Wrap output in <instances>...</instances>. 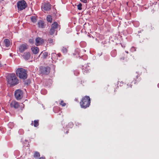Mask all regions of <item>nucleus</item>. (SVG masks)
<instances>
[{
	"label": "nucleus",
	"instance_id": "f257e3e1",
	"mask_svg": "<svg viewBox=\"0 0 159 159\" xmlns=\"http://www.w3.org/2000/svg\"><path fill=\"white\" fill-rule=\"evenodd\" d=\"M8 84L10 86H15L19 83V80L17 78L15 74H10L8 75L7 77Z\"/></svg>",
	"mask_w": 159,
	"mask_h": 159
},
{
	"label": "nucleus",
	"instance_id": "f03ea898",
	"mask_svg": "<svg viewBox=\"0 0 159 159\" xmlns=\"http://www.w3.org/2000/svg\"><path fill=\"white\" fill-rule=\"evenodd\" d=\"M90 97L89 96H85L82 98L80 104L81 108L85 109L90 106Z\"/></svg>",
	"mask_w": 159,
	"mask_h": 159
},
{
	"label": "nucleus",
	"instance_id": "7ed1b4c3",
	"mask_svg": "<svg viewBox=\"0 0 159 159\" xmlns=\"http://www.w3.org/2000/svg\"><path fill=\"white\" fill-rule=\"evenodd\" d=\"M17 75L20 79H26L27 77L26 71L22 68H18L16 71Z\"/></svg>",
	"mask_w": 159,
	"mask_h": 159
},
{
	"label": "nucleus",
	"instance_id": "20e7f679",
	"mask_svg": "<svg viewBox=\"0 0 159 159\" xmlns=\"http://www.w3.org/2000/svg\"><path fill=\"white\" fill-rule=\"evenodd\" d=\"M17 6L18 10L21 11L25 9L26 7L27 4L24 0H21L17 2Z\"/></svg>",
	"mask_w": 159,
	"mask_h": 159
},
{
	"label": "nucleus",
	"instance_id": "39448f33",
	"mask_svg": "<svg viewBox=\"0 0 159 159\" xmlns=\"http://www.w3.org/2000/svg\"><path fill=\"white\" fill-rule=\"evenodd\" d=\"M40 70L41 73L45 75H48L50 71V68L48 66L45 67L42 66L40 68Z\"/></svg>",
	"mask_w": 159,
	"mask_h": 159
},
{
	"label": "nucleus",
	"instance_id": "423d86ee",
	"mask_svg": "<svg viewBox=\"0 0 159 159\" xmlns=\"http://www.w3.org/2000/svg\"><path fill=\"white\" fill-rule=\"evenodd\" d=\"M58 25L57 23L56 22H54L51 25V28L49 31V33L50 35H53L56 31V29L58 27Z\"/></svg>",
	"mask_w": 159,
	"mask_h": 159
},
{
	"label": "nucleus",
	"instance_id": "0eeeda50",
	"mask_svg": "<svg viewBox=\"0 0 159 159\" xmlns=\"http://www.w3.org/2000/svg\"><path fill=\"white\" fill-rule=\"evenodd\" d=\"M23 92L20 89H17L15 92V96L16 99L17 100L21 99L23 96Z\"/></svg>",
	"mask_w": 159,
	"mask_h": 159
},
{
	"label": "nucleus",
	"instance_id": "6e6552de",
	"mask_svg": "<svg viewBox=\"0 0 159 159\" xmlns=\"http://www.w3.org/2000/svg\"><path fill=\"white\" fill-rule=\"evenodd\" d=\"M28 48L29 46L26 43L21 44L19 47V51L20 53H23Z\"/></svg>",
	"mask_w": 159,
	"mask_h": 159
},
{
	"label": "nucleus",
	"instance_id": "1a4fd4ad",
	"mask_svg": "<svg viewBox=\"0 0 159 159\" xmlns=\"http://www.w3.org/2000/svg\"><path fill=\"white\" fill-rule=\"evenodd\" d=\"M44 42V40L42 38L38 37L35 39V44L37 46H39L42 45Z\"/></svg>",
	"mask_w": 159,
	"mask_h": 159
},
{
	"label": "nucleus",
	"instance_id": "9d476101",
	"mask_svg": "<svg viewBox=\"0 0 159 159\" xmlns=\"http://www.w3.org/2000/svg\"><path fill=\"white\" fill-rule=\"evenodd\" d=\"M42 8L45 12L48 11L51 9V5L48 3H45L43 5Z\"/></svg>",
	"mask_w": 159,
	"mask_h": 159
},
{
	"label": "nucleus",
	"instance_id": "9b49d317",
	"mask_svg": "<svg viewBox=\"0 0 159 159\" xmlns=\"http://www.w3.org/2000/svg\"><path fill=\"white\" fill-rule=\"evenodd\" d=\"M10 105L11 107H13L15 109L19 108L20 106L19 103L16 101H12L10 103Z\"/></svg>",
	"mask_w": 159,
	"mask_h": 159
},
{
	"label": "nucleus",
	"instance_id": "f8f14e48",
	"mask_svg": "<svg viewBox=\"0 0 159 159\" xmlns=\"http://www.w3.org/2000/svg\"><path fill=\"white\" fill-rule=\"evenodd\" d=\"M119 84L120 86H123L124 84V86H125V89H127L129 88H131L132 86V85L131 84L129 83L126 84L124 83L122 81L119 82Z\"/></svg>",
	"mask_w": 159,
	"mask_h": 159
},
{
	"label": "nucleus",
	"instance_id": "ddd939ff",
	"mask_svg": "<svg viewBox=\"0 0 159 159\" xmlns=\"http://www.w3.org/2000/svg\"><path fill=\"white\" fill-rule=\"evenodd\" d=\"M22 56L24 59L28 60L30 57V53L29 52H25Z\"/></svg>",
	"mask_w": 159,
	"mask_h": 159
},
{
	"label": "nucleus",
	"instance_id": "4468645a",
	"mask_svg": "<svg viewBox=\"0 0 159 159\" xmlns=\"http://www.w3.org/2000/svg\"><path fill=\"white\" fill-rule=\"evenodd\" d=\"M31 50L33 54H37L39 51V49L37 47H33L31 48Z\"/></svg>",
	"mask_w": 159,
	"mask_h": 159
},
{
	"label": "nucleus",
	"instance_id": "2eb2a0df",
	"mask_svg": "<svg viewBox=\"0 0 159 159\" xmlns=\"http://www.w3.org/2000/svg\"><path fill=\"white\" fill-rule=\"evenodd\" d=\"M38 26L39 28H44L45 25L44 23L42 20H39L38 23Z\"/></svg>",
	"mask_w": 159,
	"mask_h": 159
},
{
	"label": "nucleus",
	"instance_id": "dca6fc26",
	"mask_svg": "<svg viewBox=\"0 0 159 159\" xmlns=\"http://www.w3.org/2000/svg\"><path fill=\"white\" fill-rule=\"evenodd\" d=\"M4 42L6 47H8L10 45V42L8 39H5L4 40Z\"/></svg>",
	"mask_w": 159,
	"mask_h": 159
},
{
	"label": "nucleus",
	"instance_id": "f3484780",
	"mask_svg": "<svg viewBox=\"0 0 159 159\" xmlns=\"http://www.w3.org/2000/svg\"><path fill=\"white\" fill-rule=\"evenodd\" d=\"M33 156L35 158H37L39 157L40 155L39 152L36 151L34 152Z\"/></svg>",
	"mask_w": 159,
	"mask_h": 159
},
{
	"label": "nucleus",
	"instance_id": "a211bd4d",
	"mask_svg": "<svg viewBox=\"0 0 159 159\" xmlns=\"http://www.w3.org/2000/svg\"><path fill=\"white\" fill-rule=\"evenodd\" d=\"M139 76L137 75L136 76V78L135 79V80L134 82V84H137L141 80L140 77H139Z\"/></svg>",
	"mask_w": 159,
	"mask_h": 159
},
{
	"label": "nucleus",
	"instance_id": "6ab92c4d",
	"mask_svg": "<svg viewBox=\"0 0 159 159\" xmlns=\"http://www.w3.org/2000/svg\"><path fill=\"white\" fill-rule=\"evenodd\" d=\"M46 19L47 21L50 23H51L52 21V16L50 15H48L47 16Z\"/></svg>",
	"mask_w": 159,
	"mask_h": 159
},
{
	"label": "nucleus",
	"instance_id": "aec40b11",
	"mask_svg": "<svg viewBox=\"0 0 159 159\" xmlns=\"http://www.w3.org/2000/svg\"><path fill=\"white\" fill-rule=\"evenodd\" d=\"M41 53L42 54L43 58L44 59H46L48 56V53L47 52H42Z\"/></svg>",
	"mask_w": 159,
	"mask_h": 159
},
{
	"label": "nucleus",
	"instance_id": "412c9836",
	"mask_svg": "<svg viewBox=\"0 0 159 159\" xmlns=\"http://www.w3.org/2000/svg\"><path fill=\"white\" fill-rule=\"evenodd\" d=\"M31 20L32 22L35 23L37 20V18L35 16H33L31 17Z\"/></svg>",
	"mask_w": 159,
	"mask_h": 159
},
{
	"label": "nucleus",
	"instance_id": "4be33fe9",
	"mask_svg": "<svg viewBox=\"0 0 159 159\" xmlns=\"http://www.w3.org/2000/svg\"><path fill=\"white\" fill-rule=\"evenodd\" d=\"M39 120H35L34 121V125L35 127H37L39 125Z\"/></svg>",
	"mask_w": 159,
	"mask_h": 159
},
{
	"label": "nucleus",
	"instance_id": "5701e85b",
	"mask_svg": "<svg viewBox=\"0 0 159 159\" xmlns=\"http://www.w3.org/2000/svg\"><path fill=\"white\" fill-rule=\"evenodd\" d=\"M61 51L63 53H66L67 52V49L66 47H63L61 49Z\"/></svg>",
	"mask_w": 159,
	"mask_h": 159
},
{
	"label": "nucleus",
	"instance_id": "b1692460",
	"mask_svg": "<svg viewBox=\"0 0 159 159\" xmlns=\"http://www.w3.org/2000/svg\"><path fill=\"white\" fill-rule=\"evenodd\" d=\"M82 4L81 3H79L77 5V8L79 10H82Z\"/></svg>",
	"mask_w": 159,
	"mask_h": 159
},
{
	"label": "nucleus",
	"instance_id": "393cba45",
	"mask_svg": "<svg viewBox=\"0 0 159 159\" xmlns=\"http://www.w3.org/2000/svg\"><path fill=\"white\" fill-rule=\"evenodd\" d=\"M60 104L62 106V107H64L66 106V104L64 103V101L63 100H61V101Z\"/></svg>",
	"mask_w": 159,
	"mask_h": 159
},
{
	"label": "nucleus",
	"instance_id": "a878e982",
	"mask_svg": "<svg viewBox=\"0 0 159 159\" xmlns=\"http://www.w3.org/2000/svg\"><path fill=\"white\" fill-rule=\"evenodd\" d=\"M48 41L49 43H52V44H54V43H53L54 41L53 39H48Z\"/></svg>",
	"mask_w": 159,
	"mask_h": 159
},
{
	"label": "nucleus",
	"instance_id": "bb28decb",
	"mask_svg": "<svg viewBox=\"0 0 159 159\" xmlns=\"http://www.w3.org/2000/svg\"><path fill=\"white\" fill-rule=\"evenodd\" d=\"M30 80H26L25 81V84H27V85L30 84Z\"/></svg>",
	"mask_w": 159,
	"mask_h": 159
},
{
	"label": "nucleus",
	"instance_id": "cd10ccee",
	"mask_svg": "<svg viewBox=\"0 0 159 159\" xmlns=\"http://www.w3.org/2000/svg\"><path fill=\"white\" fill-rule=\"evenodd\" d=\"M84 66L83 67V68L82 69L83 71L84 72L86 73L89 70H85L84 69Z\"/></svg>",
	"mask_w": 159,
	"mask_h": 159
},
{
	"label": "nucleus",
	"instance_id": "c85d7f7f",
	"mask_svg": "<svg viewBox=\"0 0 159 159\" xmlns=\"http://www.w3.org/2000/svg\"><path fill=\"white\" fill-rule=\"evenodd\" d=\"M131 50L132 52L135 51H136L135 48L134 47H132L131 48Z\"/></svg>",
	"mask_w": 159,
	"mask_h": 159
},
{
	"label": "nucleus",
	"instance_id": "c756f323",
	"mask_svg": "<svg viewBox=\"0 0 159 159\" xmlns=\"http://www.w3.org/2000/svg\"><path fill=\"white\" fill-rule=\"evenodd\" d=\"M29 42L30 43H33L34 42V40L32 39H30L29 40Z\"/></svg>",
	"mask_w": 159,
	"mask_h": 159
},
{
	"label": "nucleus",
	"instance_id": "7c9ffc66",
	"mask_svg": "<svg viewBox=\"0 0 159 159\" xmlns=\"http://www.w3.org/2000/svg\"><path fill=\"white\" fill-rule=\"evenodd\" d=\"M5 64H2V63L1 62H0V67H2L4 66V65H5Z\"/></svg>",
	"mask_w": 159,
	"mask_h": 159
},
{
	"label": "nucleus",
	"instance_id": "2f4dec72",
	"mask_svg": "<svg viewBox=\"0 0 159 159\" xmlns=\"http://www.w3.org/2000/svg\"><path fill=\"white\" fill-rule=\"evenodd\" d=\"M82 2L84 3H86L87 2V0H80Z\"/></svg>",
	"mask_w": 159,
	"mask_h": 159
},
{
	"label": "nucleus",
	"instance_id": "473e14b6",
	"mask_svg": "<svg viewBox=\"0 0 159 159\" xmlns=\"http://www.w3.org/2000/svg\"><path fill=\"white\" fill-rule=\"evenodd\" d=\"M38 159H45V157H40Z\"/></svg>",
	"mask_w": 159,
	"mask_h": 159
},
{
	"label": "nucleus",
	"instance_id": "72a5a7b5",
	"mask_svg": "<svg viewBox=\"0 0 159 159\" xmlns=\"http://www.w3.org/2000/svg\"><path fill=\"white\" fill-rule=\"evenodd\" d=\"M33 121H32V122H31V125H33Z\"/></svg>",
	"mask_w": 159,
	"mask_h": 159
},
{
	"label": "nucleus",
	"instance_id": "f704fd0d",
	"mask_svg": "<svg viewBox=\"0 0 159 159\" xmlns=\"http://www.w3.org/2000/svg\"><path fill=\"white\" fill-rule=\"evenodd\" d=\"M125 52L127 53H128V51H125Z\"/></svg>",
	"mask_w": 159,
	"mask_h": 159
},
{
	"label": "nucleus",
	"instance_id": "c9c22d12",
	"mask_svg": "<svg viewBox=\"0 0 159 159\" xmlns=\"http://www.w3.org/2000/svg\"><path fill=\"white\" fill-rule=\"evenodd\" d=\"M116 91H117L116 90V89H115V90H114V91H115V92H116Z\"/></svg>",
	"mask_w": 159,
	"mask_h": 159
},
{
	"label": "nucleus",
	"instance_id": "e433bc0d",
	"mask_svg": "<svg viewBox=\"0 0 159 159\" xmlns=\"http://www.w3.org/2000/svg\"><path fill=\"white\" fill-rule=\"evenodd\" d=\"M53 54H54V53H52V55H53Z\"/></svg>",
	"mask_w": 159,
	"mask_h": 159
},
{
	"label": "nucleus",
	"instance_id": "4c0bfd02",
	"mask_svg": "<svg viewBox=\"0 0 159 159\" xmlns=\"http://www.w3.org/2000/svg\"><path fill=\"white\" fill-rule=\"evenodd\" d=\"M4 0H2V1H3Z\"/></svg>",
	"mask_w": 159,
	"mask_h": 159
}]
</instances>
